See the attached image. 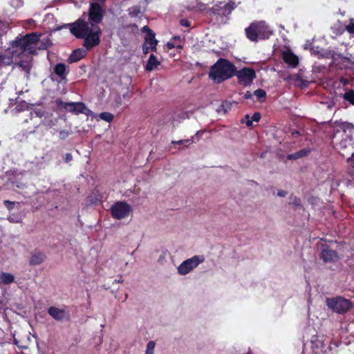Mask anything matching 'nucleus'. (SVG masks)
Returning <instances> with one entry per match:
<instances>
[{
	"mask_svg": "<svg viewBox=\"0 0 354 354\" xmlns=\"http://www.w3.org/2000/svg\"><path fill=\"white\" fill-rule=\"evenodd\" d=\"M104 10L98 3H90L88 21L80 19L71 25V32L77 38L84 39V46L90 50L100 42L102 31L97 26L102 20Z\"/></svg>",
	"mask_w": 354,
	"mask_h": 354,
	"instance_id": "nucleus-1",
	"label": "nucleus"
},
{
	"mask_svg": "<svg viewBox=\"0 0 354 354\" xmlns=\"http://www.w3.org/2000/svg\"><path fill=\"white\" fill-rule=\"evenodd\" d=\"M39 35L36 33L26 35L22 37H17L11 41L8 51L10 56L3 55L0 53V66L10 65L14 58L22 54L31 55L36 52Z\"/></svg>",
	"mask_w": 354,
	"mask_h": 354,
	"instance_id": "nucleus-2",
	"label": "nucleus"
},
{
	"mask_svg": "<svg viewBox=\"0 0 354 354\" xmlns=\"http://www.w3.org/2000/svg\"><path fill=\"white\" fill-rule=\"evenodd\" d=\"M236 67L225 59H218L210 68L209 76L216 83H221L232 77Z\"/></svg>",
	"mask_w": 354,
	"mask_h": 354,
	"instance_id": "nucleus-3",
	"label": "nucleus"
},
{
	"mask_svg": "<svg viewBox=\"0 0 354 354\" xmlns=\"http://www.w3.org/2000/svg\"><path fill=\"white\" fill-rule=\"evenodd\" d=\"M272 32L270 28L264 21L253 23L245 29L247 37L252 41L268 39Z\"/></svg>",
	"mask_w": 354,
	"mask_h": 354,
	"instance_id": "nucleus-4",
	"label": "nucleus"
},
{
	"mask_svg": "<svg viewBox=\"0 0 354 354\" xmlns=\"http://www.w3.org/2000/svg\"><path fill=\"white\" fill-rule=\"evenodd\" d=\"M326 304L333 312L339 314L346 313L352 307L351 301L342 297L327 298Z\"/></svg>",
	"mask_w": 354,
	"mask_h": 354,
	"instance_id": "nucleus-5",
	"label": "nucleus"
},
{
	"mask_svg": "<svg viewBox=\"0 0 354 354\" xmlns=\"http://www.w3.org/2000/svg\"><path fill=\"white\" fill-rule=\"evenodd\" d=\"M111 216L118 220L128 218L132 213L131 205L124 201L115 203L110 209Z\"/></svg>",
	"mask_w": 354,
	"mask_h": 354,
	"instance_id": "nucleus-6",
	"label": "nucleus"
},
{
	"mask_svg": "<svg viewBox=\"0 0 354 354\" xmlns=\"http://www.w3.org/2000/svg\"><path fill=\"white\" fill-rule=\"evenodd\" d=\"M205 261V258L201 255L194 256L183 261L178 267V272L180 275H185L196 268L200 263Z\"/></svg>",
	"mask_w": 354,
	"mask_h": 354,
	"instance_id": "nucleus-7",
	"label": "nucleus"
},
{
	"mask_svg": "<svg viewBox=\"0 0 354 354\" xmlns=\"http://www.w3.org/2000/svg\"><path fill=\"white\" fill-rule=\"evenodd\" d=\"M325 337L323 335H313L310 344L315 354H328L330 348L325 344Z\"/></svg>",
	"mask_w": 354,
	"mask_h": 354,
	"instance_id": "nucleus-8",
	"label": "nucleus"
},
{
	"mask_svg": "<svg viewBox=\"0 0 354 354\" xmlns=\"http://www.w3.org/2000/svg\"><path fill=\"white\" fill-rule=\"evenodd\" d=\"M239 82L243 86L250 85L256 77L255 71L249 68H244L236 73Z\"/></svg>",
	"mask_w": 354,
	"mask_h": 354,
	"instance_id": "nucleus-9",
	"label": "nucleus"
},
{
	"mask_svg": "<svg viewBox=\"0 0 354 354\" xmlns=\"http://www.w3.org/2000/svg\"><path fill=\"white\" fill-rule=\"evenodd\" d=\"M236 8V5L234 2L230 1L225 4H223L222 3H219L214 6L211 8V11L221 16H227L230 15L232 11Z\"/></svg>",
	"mask_w": 354,
	"mask_h": 354,
	"instance_id": "nucleus-10",
	"label": "nucleus"
},
{
	"mask_svg": "<svg viewBox=\"0 0 354 354\" xmlns=\"http://www.w3.org/2000/svg\"><path fill=\"white\" fill-rule=\"evenodd\" d=\"M56 102L61 107L75 114L82 113V109H84V104L82 102H64L60 100H57Z\"/></svg>",
	"mask_w": 354,
	"mask_h": 354,
	"instance_id": "nucleus-11",
	"label": "nucleus"
},
{
	"mask_svg": "<svg viewBox=\"0 0 354 354\" xmlns=\"http://www.w3.org/2000/svg\"><path fill=\"white\" fill-rule=\"evenodd\" d=\"M143 32L147 33L145 36V41L143 45L147 46L151 48V50H156L157 45V40L155 39V34L149 29L147 26H144L142 28Z\"/></svg>",
	"mask_w": 354,
	"mask_h": 354,
	"instance_id": "nucleus-12",
	"label": "nucleus"
},
{
	"mask_svg": "<svg viewBox=\"0 0 354 354\" xmlns=\"http://www.w3.org/2000/svg\"><path fill=\"white\" fill-rule=\"evenodd\" d=\"M48 313L55 320L62 321L65 319H67L68 317V313L61 308H58L57 307H50L48 309Z\"/></svg>",
	"mask_w": 354,
	"mask_h": 354,
	"instance_id": "nucleus-13",
	"label": "nucleus"
},
{
	"mask_svg": "<svg viewBox=\"0 0 354 354\" xmlns=\"http://www.w3.org/2000/svg\"><path fill=\"white\" fill-rule=\"evenodd\" d=\"M283 59L292 68L296 67L299 63L298 57L290 50L283 52Z\"/></svg>",
	"mask_w": 354,
	"mask_h": 354,
	"instance_id": "nucleus-14",
	"label": "nucleus"
},
{
	"mask_svg": "<svg viewBox=\"0 0 354 354\" xmlns=\"http://www.w3.org/2000/svg\"><path fill=\"white\" fill-rule=\"evenodd\" d=\"M321 257L325 262H333L337 259L336 252L328 249H324L322 250Z\"/></svg>",
	"mask_w": 354,
	"mask_h": 354,
	"instance_id": "nucleus-15",
	"label": "nucleus"
},
{
	"mask_svg": "<svg viewBox=\"0 0 354 354\" xmlns=\"http://www.w3.org/2000/svg\"><path fill=\"white\" fill-rule=\"evenodd\" d=\"M44 254L40 252H35L32 254L29 263L32 266L40 265L44 260Z\"/></svg>",
	"mask_w": 354,
	"mask_h": 354,
	"instance_id": "nucleus-16",
	"label": "nucleus"
},
{
	"mask_svg": "<svg viewBox=\"0 0 354 354\" xmlns=\"http://www.w3.org/2000/svg\"><path fill=\"white\" fill-rule=\"evenodd\" d=\"M160 64V62L157 57L153 54H151L146 64L145 69L148 71H151L156 69Z\"/></svg>",
	"mask_w": 354,
	"mask_h": 354,
	"instance_id": "nucleus-17",
	"label": "nucleus"
},
{
	"mask_svg": "<svg viewBox=\"0 0 354 354\" xmlns=\"http://www.w3.org/2000/svg\"><path fill=\"white\" fill-rule=\"evenodd\" d=\"M15 281V277L13 274L0 272V285H8L13 283Z\"/></svg>",
	"mask_w": 354,
	"mask_h": 354,
	"instance_id": "nucleus-18",
	"label": "nucleus"
},
{
	"mask_svg": "<svg viewBox=\"0 0 354 354\" xmlns=\"http://www.w3.org/2000/svg\"><path fill=\"white\" fill-rule=\"evenodd\" d=\"M85 56V50L83 49H76L70 55L68 60L71 63L76 62Z\"/></svg>",
	"mask_w": 354,
	"mask_h": 354,
	"instance_id": "nucleus-19",
	"label": "nucleus"
},
{
	"mask_svg": "<svg viewBox=\"0 0 354 354\" xmlns=\"http://www.w3.org/2000/svg\"><path fill=\"white\" fill-rule=\"evenodd\" d=\"M309 152H310V149H304L297 152L289 154L287 158L289 160H296V159H298V158H300L301 157L306 156L307 154L309 153Z\"/></svg>",
	"mask_w": 354,
	"mask_h": 354,
	"instance_id": "nucleus-20",
	"label": "nucleus"
},
{
	"mask_svg": "<svg viewBox=\"0 0 354 354\" xmlns=\"http://www.w3.org/2000/svg\"><path fill=\"white\" fill-rule=\"evenodd\" d=\"M65 71L66 67L64 64H58L55 66L54 72L56 75H57L61 78H64L65 77Z\"/></svg>",
	"mask_w": 354,
	"mask_h": 354,
	"instance_id": "nucleus-21",
	"label": "nucleus"
},
{
	"mask_svg": "<svg viewBox=\"0 0 354 354\" xmlns=\"http://www.w3.org/2000/svg\"><path fill=\"white\" fill-rule=\"evenodd\" d=\"M18 66L21 68L24 72L28 73L31 68L30 59L28 58V60L21 61L19 62Z\"/></svg>",
	"mask_w": 354,
	"mask_h": 354,
	"instance_id": "nucleus-22",
	"label": "nucleus"
},
{
	"mask_svg": "<svg viewBox=\"0 0 354 354\" xmlns=\"http://www.w3.org/2000/svg\"><path fill=\"white\" fill-rule=\"evenodd\" d=\"M156 343L153 341H150L147 343L145 354H154Z\"/></svg>",
	"mask_w": 354,
	"mask_h": 354,
	"instance_id": "nucleus-23",
	"label": "nucleus"
},
{
	"mask_svg": "<svg viewBox=\"0 0 354 354\" xmlns=\"http://www.w3.org/2000/svg\"><path fill=\"white\" fill-rule=\"evenodd\" d=\"M99 118L104 121L111 122L113 118V115L109 112H103L99 115Z\"/></svg>",
	"mask_w": 354,
	"mask_h": 354,
	"instance_id": "nucleus-24",
	"label": "nucleus"
},
{
	"mask_svg": "<svg viewBox=\"0 0 354 354\" xmlns=\"http://www.w3.org/2000/svg\"><path fill=\"white\" fill-rule=\"evenodd\" d=\"M344 100L348 101L351 104H354V91H349L348 92H346L344 95Z\"/></svg>",
	"mask_w": 354,
	"mask_h": 354,
	"instance_id": "nucleus-25",
	"label": "nucleus"
},
{
	"mask_svg": "<svg viewBox=\"0 0 354 354\" xmlns=\"http://www.w3.org/2000/svg\"><path fill=\"white\" fill-rule=\"evenodd\" d=\"M140 13V9L138 6H133L129 9V14L131 17H137Z\"/></svg>",
	"mask_w": 354,
	"mask_h": 354,
	"instance_id": "nucleus-26",
	"label": "nucleus"
},
{
	"mask_svg": "<svg viewBox=\"0 0 354 354\" xmlns=\"http://www.w3.org/2000/svg\"><path fill=\"white\" fill-rule=\"evenodd\" d=\"M254 95L259 100L264 98L266 95V93L263 89H257L254 93Z\"/></svg>",
	"mask_w": 354,
	"mask_h": 354,
	"instance_id": "nucleus-27",
	"label": "nucleus"
},
{
	"mask_svg": "<svg viewBox=\"0 0 354 354\" xmlns=\"http://www.w3.org/2000/svg\"><path fill=\"white\" fill-rule=\"evenodd\" d=\"M194 142L193 138L192 140H180L178 141H173V144H178V145H190L191 143Z\"/></svg>",
	"mask_w": 354,
	"mask_h": 354,
	"instance_id": "nucleus-28",
	"label": "nucleus"
},
{
	"mask_svg": "<svg viewBox=\"0 0 354 354\" xmlns=\"http://www.w3.org/2000/svg\"><path fill=\"white\" fill-rule=\"evenodd\" d=\"M346 29L348 32L354 34V21L353 19H351L350 24L346 26Z\"/></svg>",
	"mask_w": 354,
	"mask_h": 354,
	"instance_id": "nucleus-29",
	"label": "nucleus"
},
{
	"mask_svg": "<svg viewBox=\"0 0 354 354\" xmlns=\"http://www.w3.org/2000/svg\"><path fill=\"white\" fill-rule=\"evenodd\" d=\"M82 111H82V113H84L86 115H91V116L94 115L93 112L92 111H91L90 109H88L85 105H84V109H82Z\"/></svg>",
	"mask_w": 354,
	"mask_h": 354,
	"instance_id": "nucleus-30",
	"label": "nucleus"
},
{
	"mask_svg": "<svg viewBox=\"0 0 354 354\" xmlns=\"http://www.w3.org/2000/svg\"><path fill=\"white\" fill-rule=\"evenodd\" d=\"M68 136H69V132H68L65 130H62L59 131L60 139L64 140V139L66 138Z\"/></svg>",
	"mask_w": 354,
	"mask_h": 354,
	"instance_id": "nucleus-31",
	"label": "nucleus"
},
{
	"mask_svg": "<svg viewBox=\"0 0 354 354\" xmlns=\"http://www.w3.org/2000/svg\"><path fill=\"white\" fill-rule=\"evenodd\" d=\"M4 204L6 206V207L10 210L13 208V206L15 205V202H11L10 201H4Z\"/></svg>",
	"mask_w": 354,
	"mask_h": 354,
	"instance_id": "nucleus-32",
	"label": "nucleus"
},
{
	"mask_svg": "<svg viewBox=\"0 0 354 354\" xmlns=\"http://www.w3.org/2000/svg\"><path fill=\"white\" fill-rule=\"evenodd\" d=\"M250 118L252 122H259L261 118V115L259 113H254Z\"/></svg>",
	"mask_w": 354,
	"mask_h": 354,
	"instance_id": "nucleus-33",
	"label": "nucleus"
},
{
	"mask_svg": "<svg viewBox=\"0 0 354 354\" xmlns=\"http://www.w3.org/2000/svg\"><path fill=\"white\" fill-rule=\"evenodd\" d=\"M180 24L181 26H185V27H189L190 26L189 21L188 20H187V19H180Z\"/></svg>",
	"mask_w": 354,
	"mask_h": 354,
	"instance_id": "nucleus-34",
	"label": "nucleus"
},
{
	"mask_svg": "<svg viewBox=\"0 0 354 354\" xmlns=\"http://www.w3.org/2000/svg\"><path fill=\"white\" fill-rule=\"evenodd\" d=\"M245 122L248 127H250L252 124V120H251V118H250V116L248 115H245Z\"/></svg>",
	"mask_w": 354,
	"mask_h": 354,
	"instance_id": "nucleus-35",
	"label": "nucleus"
},
{
	"mask_svg": "<svg viewBox=\"0 0 354 354\" xmlns=\"http://www.w3.org/2000/svg\"><path fill=\"white\" fill-rule=\"evenodd\" d=\"M151 50V48L147 46H142V51L144 54H147Z\"/></svg>",
	"mask_w": 354,
	"mask_h": 354,
	"instance_id": "nucleus-36",
	"label": "nucleus"
},
{
	"mask_svg": "<svg viewBox=\"0 0 354 354\" xmlns=\"http://www.w3.org/2000/svg\"><path fill=\"white\" fill-rule=\"evenodd\" d=\"M72 158H73V157H72V155L71 153H66L65 155L64 159H65L66 162H70L72 160Z\"/></svg>",
	"mask_w": 354,
	"mask_h": 354,
	"instance_id": "nucleus-37",
	"label": "nucleus"
},
{
	"mask_svg": "<svg viewBox=\"0 0 354 354\" xmlns=\"http://www.w3.org/2000/svg\"><path fill=\"white\" fill-rule=\"evenodd\" d=\"M347 161L351 164L353 165L354 167V152L352 153V157L348 158Z\"/></svg>",
	"mask_w": 354,
	"mask_h": 354,
	"instance_id": "nucleus-38",
	"label": "nucleus"
},
{
	"mask_svg": "<svg viewBox=\"0 0 354 354\" xmlns=\"http://www.w3.org/2000/svg\"><path fill=\"white\" fill-rule=\"evenodd\" d=\"M8 220L12 223H19L20 221L19 218H15L12 216H9Z\"/></svg>",
	"mask_w": 354,
	"mask_h": 354,
	"instance_id": "nucleus-39",
	"label": "nucleus"
},
{
	"mask_svg": "<svg viewBox=\"0 0 354 354\" xmlns=\"http://www.w3.org/2000/svg\"><path fill=\"white\" fill-rule=\"evenodd\" d=\"M278 194V196H286V192H284V191H283V190H281V191H279V192H278V194Z\"/></svg>",
	"mask_w": 354,
	"mask_h": 354,
	"instance_id": "nucleus-40",
	"label": "nucleus"
},
{
	"mask_svg": "<svg viewBox=\"0 0 354 354\" xmlns=\"http://www.w3.org/2000/svg\"><path fill=\"white\" fill-rule=\"evenodd\" d=\"M167 46L169 49H172V48H175V46L171 42H168L167 44Z\"/></svg>",
	"mask_w": 354,
	"mask_h": 354,
	"instance_id": "nucleus-41",
	"label": "nucleus"
},
{
	"mask_svg": "<svg viewBox=\"0 0 354 354\" xmlns=\"http://www.w3.org/2000/svg\"><path fill=\"white\" fill-rule=\"evenodd\" d=\"M293 203L295 205H299L300 204V200L299 198H295L294 201H293Z\"/></svg>",
	"mask_w": 354,
	"mask_h": 354,
	"instance_id": "nucleus-42",
	"label": "nucleus"
},
{
	"mask_svg": "<svg viewBox=\"0 0 354 354\" xmlns=\"http://www.w3.org/2000/svg\"><path fill=\"white\" fill-rule=\"evenodd\" d=\"M251 93L250 92H247L245 94V98H250L251 97Z\"/></svg>",
	"mask_w": 354,
	"mask_h": 354,
	"instance_id": "nucleus-43",
	"label": "nucleus"
},
{
	"mask_svg": "<svg viewBox=\"0 0 354 354\" xmlns=\"http://www.w3.org/2000/svg\"><path fill=\"white\" fill-rule=\"evenodd\" d=\"M35 114L37 116V117H41L43 115L39 112V111H35Z\"/></svg>",
	"mask_w": 354,
	"mask_h": 354,
	"instance_id": "nucleus-44",
	"label": "nucleus"
},
{
	"mask_svg": "<svg viewBox=\"0 0 354 354\" xmlns=\"http://www.w3.org/2000/svg\"><path fill=\"white\" fill-rule=\"evenodd\" d=\"M46 125H48L49 127L53 126L55 124L54 122H50V123H44Z\"/></svg>",
	"mask_w": 354,
	"mask_h": 354,
	"instance_id": "nucleus-45",
	"label": "nucleus"
},
{
	"mask_svg": "<svg viewBox=\"0 0 354 354\" xmlns=\"http://www.w3.org/2000/svg\"><path fill=\"white\" fill-rule=\"evenodd\" d=\"M14 342H15V344H16L17 346H19V342H18V341L16 339H14Z\"/></svg>",
	"mask_w": 354,
	"mask_h": 354,
	"instance_id": "nucleus-46",
	"label": "nucleus"
},
{
	"mask_svg": "<svg viewBox=\"0 0 354 354\" xmlns=\"http://www.w3.org/2000/svg\"><path fill=\"white\" fill-rule=\"evenodd\" d=\"M308 330H309V331H311V330H313V331H314L315 330H314V328H308Z\"/></svg>",
	"mask_w": 354,
	"mask_h": 354,
	"instance_id": "nucleus-47",
	"label": "nucleus"
},
{
	"mask_svg": "<svg viewBox=\"0 0 354 354\" xmlns=\"http://www.w3.org/2000/svg\"><path fill=\"white\" fill-rule=\"evenodd\" d=\"M118 283H122V281L120 279V280H118Z\"/></svg>",
	"mask_w": 354,
	"mask_h": 354,
	"instance_id": "nucleus-48",
	"label": "nucleus"
},
{
	"mask_svg": "<svg viewBox=\"0 0 354 354\" xmlns=\"http://www.w3.org/2000/svg\"><path fill=\"white\" fill-rule=\"evenodd\" d=\"M225 105H227V104H223L222 106H225Z\"/></svg>",
	"mask_w": 354,
	"mask_h": 354,
	"instance_id": "nucleus-49",
	"label": "nucleus"
}]
</instances>
